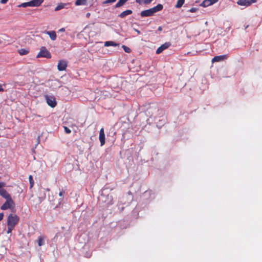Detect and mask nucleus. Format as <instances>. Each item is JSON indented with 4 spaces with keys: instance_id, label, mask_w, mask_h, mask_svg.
I'll use <instances>...</instances> for the list:
<instances>
[{
    "instance_id": "nucleus-13",
    "label": "nucleus",
    "mask_w": 262,
    "mask_h": 262,
    "mask_svg": "<svg viewBox=\"0 0 262 262\" xmlns=\"http://www.w3.org/2000/svg\"><path fill=\"white\" fill-rule=\"evenodd\" d=\"M43 2V0H32L30 1L31 7L39 6Z\"/></svg>"
},
{
    "instance_id": "nucleus-40",
    "label": "nucleus",
    "mask_w": 262,
    "mask_h": 262,
    "mask_svg": "<svg viewBox=\"0 0 262 262\" xmlns=\"http://www.w3.org/2000/svg\"><path fill=\"white\" fill-rule=\"evenodd\" d=\"M162 27H161V26L159 27L158 30L159 31H162Z\"/></svg>"
},
{
    "instance_id": "nucleus-33",
    "label": "nucleus",
    "mask_w": 262,
    "mask_h": 262,
    "mask_svg": "<svg viewBox=\"0 0 262 262\" xmlns=\"http://www.w3.org/2000/svg\"><path fill=\"white\" fill-rule=\"evenodd\" d=\"M8 0H1L0 2L1 4H5L7 3Z\"/></svg>"
},
{
    "instance_id": "nucleus-38",
    "label": "nucleus",
    "mask_w": 262,
    "mask_h": 262,
    "mask_svg": "<svg viewBox=\"0 0 262 262\" xmlns=\"http://www.w3.org/2000/svg\"><path fill=\"white\" fill-rule=\"evenodd\" d=\"M134 30L138 34H140L141 33L140 31L136 29H134Z\"/></svg>"
},
{
    "instance_id": "nucleus-1",
    "label": "nucleus",
    "mask_w": 262,
    "mask_h": 262,
    "mask_svg": "<svg viewBox=\"0 0 262 262\" xmlns=\"http://www.w3.org/2000/svg\"><path fill=\"white\" fill-rule=\"evenodd\" d=\"M163 9V6L161 4H158L156 6L148 10L142 11L141 12L142 17L151 16L156 12L161 11Z\"/></svg>"
},
{
    "instance_id": "nucleus-11",
    "label": "nucleus",
    "mask_w": 262,
    "mask_h": 262,
    "mask_svg": "<svg viewBox=\"0 0 262 262\" xmlns=\"http://www.w3.org/2000/svg\"><path fill=\"white\" fill-rule=\"evenodd\" d=\"M44 33L45 34H48L50 36V37L52 40L54 41L56 39L57 35H56V33L55 31H45L44 32Z\"/></svg>"
},
{
    "instance_id": "nucleus-19",
    "label": "nucleus",
    "mask_w": 262,
    "mask_h": 262,
    "mask_svg": "<svg viewBox=\"0 0 262 262\" xmlns=\"http://www.w3.org/2000/svg\"><path fill=\"white\" fill-rule=\"evenodd\" d=\"M185 0H178L177 1V4L175 6V8H180L184 4Z\"/></svg>"
},
{
    "instance_id": "nucleus-10",
    "label": "nucleus",
    "mask_w": 262,
    "mask_h": 262,
    "mask_svg": "<svg viewBox=\"0 0 262 262\" xmlns=\"http://www.w3.org/2000/svg\"><path fill=\"white\" fill-rule=\"evenodd\" d=\"M99 139L100 142L101 146H103L105 144V134L103 128H102L99 132Z\"/></svg>"
},
{
    "instance_id": "nucleus-8",
    "label": "nucleus",
    "mask_w": 262,
    "mask_h": 262,
    "mask_svg": "<svg viewBox=\"0 0 262 262\" xmlns=\"http://www.w3.org/2000/svg\"><path fill=\"white\" fill-rule=\"evenodd\" d=\"M170 46V43L169 42H166L164 43V44L162 45L160 47H159L156 53L157 54H160L162 53L164 50L167 49L168 47H169Z\"/></svg>"
},
{
    "instance_id": "nucleus-14",
    "label": "nucleus",
    "mask_w": 262,
    "mask_h": 262,
    "mask_svg": "<svg viewBox=\"0 0 262 262\" xmlns=\"http://www.w3.org/2000/svg\"><path fill=\"white\" fill-rule=\"evenodd\" d=\"M132 13V11L130 10H127L123 12H122L119 16L121 18H124L126 16L131 14Z\"/></svg>"
},
{
    "instance_id": "nucleus-21",
    "label": "nucleus",
    "mask_w": 262,
    "mask_h": 262,
    "mask_svg": "<svg viewBox=\"0 0 262 262\" xmlns=\"http://www.w3.org/2000/svg\"><path fill=\"white\" fill-rule=\"evenodd\" d=\"M106 198L107 199V201H104L106 203L107 205H111L113 204V198L112 195H107L106 196Z\"/></svg>"
},
{
    "instance_id": "nucleus-37",
    "label": "nucleus",
    "mask_w": 262,
    "mask_h": 262,
    "mask_svg": "<svg viewBox=\"0 0 262 262\" xmlns=\"http://www.w3.org/2000/svg\"><path fill=\"white\" fill-rule=\"evenodd\" d=\"M64 31H65V29L64 28H62L58 30V32H63Z\"/></svg>"
},
{
    "instance_id": "nucleus-31",
    "label": "nucleus",
    "mask_w": 262,
    "mask_h": 262,
    "mask_svg": "<svg viewBox=\"0 0 262 262\" xmlns=\"http://www.w3.org/2000/svg\"><path fill=\"white\" fill-rule=\"evenodd\" d=\"M65 193V191L63 190H61L59 193V195L61 197H63Z\"/></svg>"
},
{
    "instance_id": "nucleus-41",
    "label": "nucleus",
    "mask_w": 262,
    "mask_h": 262,
    "mask_svg": "<svg viewBox=\"0 0 262 262\" xmlns=\"http://www.w3.org/2000/svg\"><path fill=\"white\" fill-rule=\"evenodd\" d=\"M90 15H91L90 13H88L86 14V17L88 18V17H90Z\"/></svg>"
},
{
    "instance_id": "nucleus-36",
    "label": "nucleus",
    "mask_w": 262,
    "mask_h": 262,
    "mask_svg": "<svg viewBox=\"0 0 262 262\" xmlns=\"http://www.w3.org/2000/svg\"><path fill=\"white\" fill-rule=\"evenodd\" d=\"M4 217L3 213H0V221L3 220Z\"/></svg>"
},
{
    "instance_id": "nucleus-20",
    "label": "nucleus",
    "mask_w": 262,
    "mask_h": 262,
    "mask_svg": "<svg viewBox=\"0 0 262 262\" xmlns=\"http://www.w3.org/2000/svg\"><path fill=\"white\" fill-rule=\"evenodd\" d=\"M88 0H77L75 2V5H85Z\"/></svg>"
},
{
    "instance_id": "nucleus-22",
    "label": "nucleus",
    "mask_w": 262,
    "mask_h": 262,
    "mask_svg": "<svg viewBox=\"0 0 262 262\" xmlns=\"http://www.w3.org/2000/svg\"><path fill=\"white\" fill-rule=\"evenodd\" d=\"M29 51L28 50L25 49H21L19 50L18 53L20 55H26L28 53Z\"/></svg>"
},
{
    "instance_id": "nucleus-6",
    "label": "nucleus",
    "mask_w": 262,
    "mask_h": 262,
    "mask_svg": "<svg viewBox=\"0 0 262 262\" xmlns=\"http://www.w3.org/2000/svg\"><path fill=\"white\" fill-rule=\"evenodd\" d=\"M46 99L47 104L51 107H54L56 105V102L54 97L46 96Z\"/></svg>"
},
{
    "instance_id": "nucleus-27",
    "label": "nucleus",
    "mask_w": 262,
    "mask_h": 262,
    "mask_svg": "<svg viewBox=\"0 0 262 262\" xmlns=\"http://www.w3.org/2000/svg\"><path fill=\"white\" fill-rule=\"evenodd\" d=\"M116 1V0H105L102 3H103V4H106L114 3Z\"/></svg>"
},
{
    "instance_id": "nucleus-3",
    "label": "nucleus",
    "mask_w": 262,
    "mask_h": 262,
    "mask_svg": "<svg viewBox=\"0 0 262 262\" xmlns=\"http://www.w3.org/2000/svg\"><path fill=\"white\" fill-rule=\"evenodd\" d=\"M6 186V183L0 182V195L5 199L11 198L10 194L4 188Z\"/></svg>"
},
{
    "instance_id": "nucleus-15",
    "label": "nucleus",
    "mask_w": 262,
    "mask_h": 262,
    "mask_svg": "<svg viewBox=\"0 0 262 262\" xmlns=\"http://www.w3.org/2000/svg\"><path fill=\"white\" fill-rule=\"evenodd\" d=\"M45 239V237L41 235L39 236L38 237L37 243H38V245L39 246H41L44 245Z\"/></svg>"
},
{
    "instance_id": "nucleus-29",
    "label": "nucleus",
    "mask_w": 262,
    "mask_h": 262,
    "mask_svg": "<svg viewBox=\"0 0 262 262\" xmlns=\"http://www.w3.org/2000/svg\"><path fill=\"white\" fill-rule=\"evenodd\" d=\"M64 131L65 132L67 133V134H70L71 133V130L68 127H66V126H64Z\"/></svg>"
},
{
    "instance_id": "nucleus-35",
    "label": "nucleus",
    "mask_w": 262,
    "mask_h": 262,
    "mask_svg": "<svg viewBox=\"0 0 262 262\" xmlns=\"http://www.w3.org/2000/svg\"><path fill=\"white\" fill-rule=\"evenodd\" d=\"M153 0H145L144 3L145 4H149L151 3Z\"/></svg>"
},
{
    "instance_id": "nucleus-24",
    "label": "nucleus",
    "mask_w": 262,
    "mask_h": 262,
    "mask_svg": "<svg viewBox=\"0 0 262 262\" xmlns=\"http://www.w3.org/2000/svg\"><path fill=\"white\" fill-rule=\"evenodd\" d=\"M19 7L25 8L27 7H31L30 2L23 3L18 6Z\"/></svg>"
},
{
    "instance_id": "nucleus-23",
    "label": "nucleus",
    "mask_w": 262,
    "mask_h": 262,
    "mask_svg": "<svg viewBox=\"0 0 262 262\" xmlns=\"http://www.w3.org/2000/svg\"><path fill=\"white\" fill-rule=\"evenodd\" d=\"M66 4L63 3H61L58 5L55 8V11H59L65 7Z\"/></svg>"
},
{
    "instance_id": "nucleus-12",
    "label": "nucleus",
    "mask_w": 262,
    "mask_h": 262,
    "mask_svg": "<svg viewBox=\"0 0 262 262\" xmlns=\"http://www.w3.org/2000/svg\"><path fill=\"white\" fill-rule=\"evenodd\" d=\"M226 58H227V55H226L216 56L212 59V62H219V61L224 60Z\"/></svg>"
},
{
    "instance_id": "nucleus-4",
    "label": "nucleus",
    "mask_w": 262,
    "mask_h": 262,
    "mask_svg": "<svg viewBox=\"0 0 262 262\" xmlns=\"http://www.w3.org/2000/svg\"><path fill=\"white\" fill-rule=\"evenodd\" d=\"M6 200V202L1 206V209L2 210H5L8 209L14 208L15 204L12 198H10Z\"/></svg>"
},
{
    "instance_id": "nucleus-5",
    "label": "nucleus",
    "mask_w": 262,
    "mask_h": 262,
    "mask_svg": "<svg viewBox=\"0 0 262 262\" xmlns=\"http://www.w3.org/2000/svg\"><path fill=\"white\" fill-rule=\"evenodd\" d=\"M37 57H45L47 58H50L51 55L50 53L46 49L45 47H41L40 51L37 55Z\"/></svg>"
},
{
    "instance_id": "nucleus-18",
    "label": "nucleus",
    "mask_w": 262,
    "mask_h": 262,
    "mask_svg": "<svg viewBox=\"0 0 262 262\" xmlns=\"http://www.w3.org/2000/svg\"><path fill=\"white\" fill-rule=\"evenodd\" d=\"M210 0H204L201 4L200 6L203 7H206L211 5Z\"/></svg>"
},
{
    "instance_id": "nucleus-34",
    "label": "nucleus",
    "mask_w": 262,
    "mask_h": 262,
    "mask_svg": "<svg viewBox=\"0 0 262 262\" xmlns=\"http://www.w3.org/2000/svg\"><path fill=\"white\" fill-rule=\"evenodd\" d=\"M210 3H211V5H213L214 4H215V3H216L217 2L218 0H210Z\"/></svg>"
},
{
    "instance_id": "nucleus-16",
    "label": "nucleus",
    "mask_w": 262,
    "mask_h": 262,
    "mask_svg": "<svg viewBox=\"0 0 262 262\" xmlns=\"http://www.w3.org/2000/svg\"><path fill=\"white\" fill-rule=\"evenodd\" d=\"M119 46V44L118 43H115V42L113 41H105L104 42V46L105 47H109V46Z\"/></svg>"
},
{
    "instance_id": "nucleus-9",
    "label": "nucleus",
    "mask_w": 262,
    "mask_h": 262,
    "mask_svg": "<svg viewBox=\"0 0 262 262\" xmlns=\"http://www.w3.org/2000/svg\"><path fill=\"white\" fill-rule=\"evenodd\" d=\"M67 67V62L65 60H60L58 62L57 68L59 71H62L66 69Z\"/></svg>"
},
{
    "instance_id": "nucleus-32",
    "label": "nucleus",
    "mask_w": 262,
    "mask_h": 262,
    "mask_svg": "<svg viewBox=\"0 0 262 262\" xmlns=\"http://www.w3.org/2000/svg\"><path fill=\"white\" fill-rule=\"evenodd\" d=\"M45 197H46L45 194L42 197H39V202L41 203L45 199Z\"/></svg>"
},
{
    "instance_id": "nucleus-26",
    "label": "nucleus",
    "mask_w": 262,
    "mask_h": 262,
    "mask_svg": "<svg viewBox=\"0 0 262 262\" xmlns=\"http://www.w3.org/2000/svg\"><path fill=\"white\" fill-rule=\"evenodd\" d=\"M122 48L123 49L124 51L126 52V53H130V49L129 48H128V47H126L124 45H123L122 46Z\"/></svg>"
},
{
    "instance_id": "nucleus-17",
    "label": "nucleus",
    "mask_w": 262,
    "mask_h": 262,
    "mask_svg": "<svg viewBox=\"0 0 262 262\" xmlns=\"http://www.w3.org/2000/svg\"><path fill=\"white\" fill-rule=\"evenodd\" d=\"M128 0H119L115 5L116 8H119L122 6Z\"/></svg>"
},
{
    "instance_id": "nucleus-42",
    "label": "nucleus",
    "mask_w": 262,
    "mask_h": 262,
    "mask_svg": "<svg viewBox=\"0 0 262 262\" xmlns=\"http://www.w3.org/2000/svg\"><path fill=\"white\" fill-rule=\"evenodd\" d=\"M139 0H136V2H137V3H138V2H139Z\"/></svg>"
},
{
    "instance_id": "nucleus-28",
    "label": "nucleus",
    "mask_w": 262,
    "mask_h": 262,
    "mask_svg": "<svg viewBox=\"0 0 262 262\" xmlns=\"http://www.w3.org/2000/svg\"><path fill=\"white\" fill-rule=\"evenodd\" d=\"M14 228V227H12V226H8V230L7 231V233L8 234H10L12 232V230H13V229Z\"/></svg>"
},
{
    "instance_id": "nucleus-7",
    "label": "nucleus",
    "mask_w": 262,
    "mask_h": 262,
    "mask_svg": "<svg viewBox=\"0 0 262 262\" xmlns=\"http://www.w3.org/2000/svg\"><path fill=\"white\" fill-rule=\"evenodd\" d=\"M255 2L256 0H239L237 2V4L238 5L248 7Z\"/></svg>"
},
{
    "instance_id": "nucleus-2",
    "label": "nucleus",
    "mask_w": 262,
    "mask_h": 262,
    "mask_svg": "<svg viewBox=\"0 0 262 262\" xmlns=\"http://www.w3.org/2000/svg\"><path fill=\"white\" fill-rule=\"evenodd\" d=\"M19 220L18 216L15 214H10L8 216L7 226H12L15 228V226L18 224Z\"/></svg>"
},
{
    "instance_id": "nucleus-25",
    "label": "nucleus",
    "mask_w": 262,
    "mask_h": 262,
    "mask_svg": "<svg viewBox=\"0 0 262 262\" xmlns=\"http://www.w3.org/2000/svg\"><path fill=\"white\" fill-rule=\"evenodd\" d=\"M29 179L30 182V188H32L34 185V181L33 179V177L31 175L29 176Z\"/></svg>"
},
{
    "instance_id": "nucleus-39",
    "label": "nucleus",
    "mask_w": 262,
    "mask_h": 262,
    "mask_svg": "<svg viewBox=\"0 0 262 262\" xmlns=\"http://www.w3.org/2000/svg\"><path fill=\"white\" fill-rule=\"evenodd\" d=\"M4 91V89L3 88L2 85L0 84V92H3Z\"/></svg>"
},
{
    "instance_id": "nucleus-30",
    "label": "nucleus",
    "mask_w": 262,
    "mask_h": 262,
    "mask_svg": "<svg viewBox=\"0 0 262 262\" xmlns=\"http://www.w3.org/2000/svg\"><path fill=\"white\" fill-rule=\"evenodd\" d=\"M197 10H198L197 8H191L189 10V12H191V13H193V12H195Z\"/></svg>"
}]
</instances>
